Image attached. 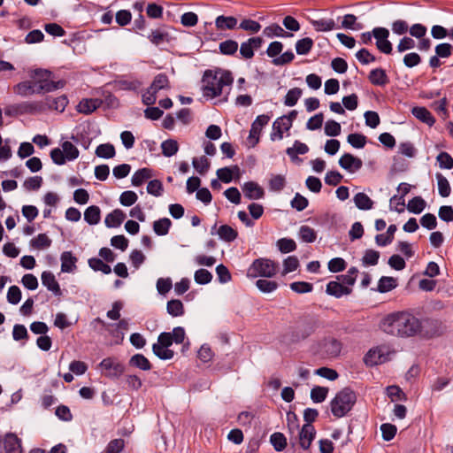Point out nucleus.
Wrapping results in <instances>:
<instances>
[{
    "label": "nucleus",
    "instance_id": "1",
    "mask_svg": "<svg viewBox=\"0 0 453 453\" xmlns=\"http://www.w3.org/2000/svg\"><path fill=\"white\" fill-rule=\"evenodd\" d=\"M52 73L46 69H35L30 74L31 80L21 81L13 87L15 94L28 96L34 94H44L64 88L65 81H54Z\"/></svg>",
    "mask_w": 453,
    "mask_h": 453
},
{
    "label": "nucleus",
    "instance_id": "2",
    "mask_svg": "<svg viewBox=\"0 0 453 453\" xmlns=\"http://www.w3.org/2000/svg\"><path fill=\"white\" fill-rule=\"evenodd\" d=\"M421 327V320L408 311L391 313L381 323L385 333L399 337L418 335Z\"/></svg>",
    "mask_w": 453,
    "mask_h": 453
},
{
    "label": "nucleus",
    "instance_id": "3",
    "mask_svg": "<svg viewBox=\"0 0 453 453\" xmlns=\"http://www.w3.org/2000/svg\"><path fill=\"white\" fill-rule=\"evenodd\" d=\"M357 402V395L350 388H344L339 391L330 402L332 414L337 418L346 416Z\"/></svg>",
    "mask_w": 453,
    "mask_h": 453
},
{
    "label": "nucleus",
    "instance_id": "4",
    "mask_svg": "<svg viewBox=\"0 0 453 453\" xmlns=\"http://www.w3.org/2000/svg\"><path fill=\"white\" fill-rule=\"evenodd\" d=\"M279 270V264L269 258L255 259L248 269L247 275L250 278H257L258 276L265 278H272L276 275Z\"/></svg>",
    "mask_w": 453,
    "mask_h": 453
},
{
    "label": "nucleus",
    "instance_id": "5",
    "mask_svg": "<svg viewBox=\"0 0 453 453\" xmlns=\"http://www.w3.org/2000/svg\"><path fill=\"white\" fill-rule=\"evenodd\" d=\"M319 327V320L313 316H304L291 331V341L297 342L308 338Z\"/></svg>",
    "mask_w": 453,
    "mask_h": 453
},
{
    "label": "nucleus",
    "instance_id": "6",
    "mask_svg": "<svg viewBox=\"0 0 453 453\" xmlns=\"http://www.w3.org/2000/svg\"><path fill=\"white\" fill-rule=\"evenodd\" d=\"M41 112H43V105L38 101L9 104L4 108V114L12 118Z\"/></svg>",
    "mask_w": 453,
    "mask_h": 453
},
{
    "label": "nucleus",
    "instance_id": "7",
    "mask_svg": "<svg viewBox=\"0 0 453 453\" xmlns=\"http://www.w3.org/2000/svg\"><path fill=\"white\" fill-rule=\"evenodd\" d=\"M173 340L172 334L164 332L158 335L157 342L152 345L153 353L162 360L172 359L174 356V352L168 348L172 346Z\"/></svg>",
    "mask_w": 453,
    "mask_h": 453
},
{
    "label": "nucleus",
    "instance_id": "8",
    "mask_svg": "<svg viewBox=\"0 0 453 453\" xmlns=\"http://www.w3.org/2000/svg\"><path fill=\"white\" fill-rule=\"evenodd\" d=\"M297 117V111L292 110L288 115L278 118L273 124V132L271 133V140H281L283 138V131L280 130V125L284 126V130L288 131L292 127V122Z\"/></svg>",
    "mask_w": 453,
    "mask_h": 453
},
{
    "label": "nucleus",
    "instance_id": "9",
    "mask_svg": "<svg viewBox=\"0 0 453 453\" xmlns=\"http://www.w3.org/2000/svg\"><path fill=\"white\" fill-rule=\"evenodd\" d=\"M421 326L418 335L426 339L438 337L444 333V326L439 319H426L421 320Z\"/></svg>",
    "mask_w": 453,
    "mask_h": 453
},
{
    "label": "nucleus",
    "instance_id": "10",
    "mask_svg": "<svg viewBox=\"0 0 453 453\" xmlns=\"http://www.w3.org/2000/svg\"><path fill=\"white\" fill-rule=\"evenodd\" d=\"M203 82L204 83L203 90L205 96L211 98L220 96L219 77L216 73H213L211 70L204 72Z\"/></svg>",
    "mask_w": 453,
    "mask_h": 453
},
{
    "label": "nucleus",
    "instance_id": "11",
    "mask_svg": "<svg viewBox=\"0 0 453 453\" xmlns=\"http://www.w3.org/2000/svg\"><path fill=\"white\" fill-rule=\"evenodd\" d=\"M373 37L376 40V47L379 51L384 54H391L393 46L388 41L389 31L385 27H375L372 29Z\"/></svg>",
    "mask_w": 453,
    "mask_h": 453
},
{
    "label": "nucleus",
    "instance_id": "12",
    "mask_svg": "<svg viewBox=\"0 0 453 453\" xmlns=\"http://www.w3.org/2000/svg\"><path fill=\"white\" fill-rule=\"evenodd\" d=\"M99 365L106 372L105 376L111 380L119 379L125 372L124 365L113 357L104 358Z\"/></svg>",
    "mask_w": 453,
    "mask_h": 453
},
{
    "label": "nucleus",
    "instance_id": "13",
    "mask_svg": "<svg viewBox=\"0 0 453 453\" xmlns=\"http://www.w3.org/2000/svg\"><path fill=\"white\" fill-rule=\"evenodd\" d=\"M270 117L265 114L259 115L251 124L248 140L251 147H255L259 142V135L262 128L268 124Z\"/></svg>",
    "mask_w": 453,
    "mask_h": 453
},
{
    "label": "nucleus",
    "instance_id": "14",
    "mask_svg": "<svg viewBox=\"0 0 453 453\" xmlns=\"http://www.w3.org/2000/svg\"><path fill=\"white\" fill-rule=\"evenodd\" d=\"M320 352L326 357L339 356L342 349V343L334 338H325L319 344Z\"/></svg>",
    "mask_w": 453,
    "mask_h": 453
},
{
    "label": "nucleus",
    "instance_id": "15",
    "mask_svg": "<svg viewBox=\"0 0 453 453\" xmlns=\"http://www.w3.org/2000/svg\"><path fill=\"white\" fill-rule=\"evenodd\" d=\"M43 105V111L46 110H54L63 112L68 104V98L62 95L58 97L46 96L44 101H39Z\"/></svg>",
    "mask_w": 453,
    "mask_h": 453
},
{
    "label": "nucleus",
    "instance_id": "16",
    "mask_svg": "<svg viewBox=\"0 0 453 453\" xmlns=\"http://www.w3.org/2000/svg\"><path fill=\"white\" fill-rule=\"evenodd\" d=\"M339 165L349 173H355L362 168L363 161L350 153H345L340 157Z\"/></svg>",
    "mask_w": 453,
    "mask_h": 453
},
{
    "label": "nucleus",
    "instance_id": "17",
    "mask_svg": "<svg viewBox=\"0 0 453 453\" xmlns=\"http://www.w3.org/2000/svg\"><path fill=\"white\" fill-rule=\"evenodd\" d=\"M244 196L250 200H257L265 196V190L255 181H247L242 186Z\"/></svg>",
    "mask_w": 453,
    "mask_h": 453
},
{
    "label": "nucleus",
    "instance_id": "18",
    "mask_svg": "<svg viewBox=\"0 0 453 453\" xmlns=\"http://www.w3.org/2000/svg\"><path fill=\"white\" fill-rule=\"evenodd\" d=\"M326 292L327 295L340 298L342 296H348L352 293V288L342 285L336 280H331L326 284Z\"/></svg>",
    "mask_w": 453,
    "mask_h": 453
},
{
    "label": "nucleus",
    "instance_id": "19",
    "mask_svg": "<svg viewBox=\"0 0 453 453\" xmlns=\"http://www.w3.org/2000/svg\"><path fill=\"white\" fill-rule=\"evenodd\" d=\"M41 279L42 285L45 286L49 291H51L56 296H62L60 286L51 272H42Z\"/></svg>",
    "mask_w": 453,
    "mask_h": 453
},
{
    "label": "nucleus",
    "instance_id": "20",
    "mask_svg": "<svg viewBox=\"0 0 453 453\" xmlns=\"http://www.w3.org/2000/svg\"><path fill=\"white\" fill-rule=\"evenodd\" d=\"M5 453H24L21 440L13 433H7L4 437Z\"/></svg>",
    "mask_w": 453,
    "mask_h": 453
},
{
    "label": "nucleus",
    "instance_id": "21",
    "mask_svg": "<svg viewBox=\"0 0 453 453\" xmlns=\"http://www.w3.org/2000/svg\"><path fill=\"white\" fill-rule=\"evenodd\" d=\"M316 435L315 428L312 425L304 424L299 433L300 446L303 449H308Z\"/></svg>",
    "mask_w": 453,
    "mask_h": 453
},
{
    "label": "nucleus",
    "instance_id": "22",
    "mask_svg": "<svg viewBox=\"0 0 453 453\" xmlns=\"http://www.w3.org/2000/svg\"><path fill=\"white\" fill-rule=\"evenodd\" d=\"M101 104L102 100L98 98H85L78 104L76 109L80 113L88 115L99 108Z\"/></svg>",
    "mask_w": 453,
    "mask_h": 453
},
{
    "label": "nucleus",
    "instance_id": "23",
    "mask_svg": "<svg viewBox=\"0 0 453 453\" xmlns=\"http://www.w3.org/2000/svg\"><path fill=\"white\" fill-rule=\"evenodd\" d=\"M369 81L374 86L384 87L389 82L388 76L383 68L372 69L368 75Z\"/></svg>",
    "mask_w": 453,
    "mask_h": 453
},
{
    "label": "nucleus",
    "instance_id": "24",
    "mask_svg": "<svg viewBox=\"0 0 453 453\" xmlns=\"http://www.w3.org/2000/svg\"><path fill=\"white\" fill-rule=\"evenodd\" d=\"M125 219V212L120 209H115L105 217L104 223L109 228L117 227L122 224Z\"/></svg>",
    "mask_w": 453,
    "mask_h": 453
},
{
    "label": "nucleus",
    "instance_id": "25",
    "mask_svg": "<svg viewBox=\"0 0 453 453\" xmlns=\"http://www.w3.org/2000/svg\"><path fill=\"white\" fill-rule=\"evenodd\" d=\"M61 271L63 273H73L76 268L77 257L71 251H64L60 257Z\"/></svg>",
    "mask_w": 453,
    "mask_h": 453
},
{
    "label": "nucleus",
    "instance_id": "26",
    "mask_svg": "<svg viewBox=\"0 0 453 453\" xmlns=\"http://www.w3.org/2000/svg\"><path fill=\"white\" fill-rule=\"evenodd\" d=\"M149 88H150L151 91L154 93H157L159 90H162V89H165V90L170 89L171 86H170V81H169L168 76L163 73L157 74L154 77V79Z\"/></svg>",
    "mask_w": 453,
    "mask_h": 453
},
{
    "label": "nucleus",
    "instance_id": "27",
    "mask_svg": "<svg viewBox=\"0 0 453 453\" xmlns=\"http://www.w3.org/2000/svg\"><path fill=\"white\" fill-rule=\"evenodd\" d=\"M411 112L418 119L427 124L429 127H432L435 123L434 117L426 107H413Z\"/></svg>",
    "mask_w": 453,
    "mask_h": 453
},
{
    "label": "nucleus",
    "instance_id": "28",
    "mask_svg": "<svg viewBox=\"0 0 453 453\" xmlns=\"http://www.w3.org/2000/svg\"><path fill=\"white\" fill-rule=\"evenodd\" d=\"M128 364L130 366L139 368L142 371H150L152 368V365L149 359L142 354L132 356Z\"/></svg>",
    "mask_w": 453,
    "mask_h": 453
},
{
    "label": "nucleus",
    "instance_id": "29",
    "mask_svg": "<svg viewBox=\"0 0 453 453\" xmlns=\"http://www.w3.org/2000/svg\"><path fill=\"white\" fill-rule=\"evenodd\" d=\"M397 227L395 225H390L388 227L387 234H380L375 236V242L379 246H387L390 244L394 240L395 233L396 232Z\"/></svg>",
    "mask_w": 453,
    "mask_h": 453
},
{
    "label": "nucleus",
    "instance_id": "30",
    "mask_svg": "<svg viewBox=\"0 0 453 453\" xmlns=\"http://www.w3.org/2000/svg\"><path fill=\"white\" fill-rule=\"evenodd\" d=\"M153 176L152 170L150 168H142L137 170L132 176V184L135 187L142 185V183Z\"/></svg>",
    "mask_w": 453,
    "mask_h": 453
},
{
    "label": "nucleus",
    "instance_id": "31",
    "mask_svg": "<svg viewBox=\"0 0 453 453\" xmlns=\"http://www.w3.org/2000/svg\"><path fill=\"white\" fill-rule=\"evenodd\" d=\"M215 25L219 30L234 29L237 25V19L233 16L220 15L217 17Z\"/></svg>",
    "mask_w": 453,
    "mask_h": 453
},
{
    "label": "nucleus",
    "instance_id": "32",
    "mask_svg": "<svg viewBox=\"0 0 453 453\" xmlns=\"http://www.w3.org/2000/svg\"><path fill=\"white\" fill-rule=\"evenodd\" d=\"M219 238L226 242L234 241L238 236V232L228 225H222L218 229Z\"/></svg>",
    "mask_w": 453,
    "mask_h": 453
},
{
    "label": "nucleus",
    "instance_id": "33",
    "mask_svg": "<svg viewBox=\"0 0 453 453\" xmlns=\"http://www.w3.org/2000/svg\"><path fill=\"white\" fill-rule=\"evenodd\" d=\"M311 23L318 32H327L336 27V24L333 19H311Z\"/></svg>",
    "mask_w": 453,
    "mask_h": 453
},
{
    "label": "nucleus",
    "instance_id": "34",
    "mask_svg": "<svg viewBox=\"0 0 453 453\" xmlns=\"http://www.w3.org/2000/svg\"><path fill=\"white\" fill-rule=\"evenodd\" d=\"M354 203L359 210H370L373 206V201L363 192H359L354 196Z\"/></svg>",
    "mask_w": 453,
    "mask_h": 453
},
{
    "label": "nucleus",
    "instance_id": "35",
    "mask_svg": "<svg viewBox=\"0 0 453 453\" xmlns=\"http://www.w3.org/2000/svg\"><path fill=\"white\" fill-rule=\"evenodd\" d=\"M101 211L96 205L88 206L84 212V219L89 225H96L100 221Z\"/></svg>",
    "mask_w": 453,
    "mask_h": 453
},
{
    "label": "nucleus",
    "instance_id": "36",
    "mask_svg": "<svg viewBox=\"0 0 453 453\" xmlns=\"http://www.w3.org/2000/svg\"><path fill=\"white\" fill-rule=\"evenodd\" d=\"M397 286L396 279L393 277L382 276L378 283L377 291L380 293H387Z\"/></svg>",
    "mask_w": 453,
    "mask_h": 453
},
{
    "label": "nucleus",
    "instance_id": "37",
    "mask_svg": "<svg viewBox=\"0 0 453 453\" xmlns=\"http://www.w3.org/2000/svg\"><path fill=\"white\" fill-rule=\"evenodd\" d=\"M172 226V221L168 218H163L154 221L153 230L157 235H165L168 234Z\"/></svg>",
    "mask_w": 453,
    "mask_h": 453
},
{
    "label": "nucleus",
    "instance_id": "38",
    "mask_svg": "<svg viewBox=\"0 0 453 453\" xmlns=\"http://www.w3.org/2000/svg\"><path fill=\"white\" fill-rule=\"evenodd\" d=\"M88 265L91 269L96 272H102L104 274L111 273V268L109 265L104 263L102 259L97 257H91L88 261Z\"/></svg>",
    "mask_w": 453,
    "mask_h": 453
},
{
    "label": "nucleus",
    "instance_id": "39",
    "mask_svg": "<svg viewBox=\"0 0 453 453\" xmlns=\"http://www.w3.org/2000/svg\"><path fill=\"white\" fill-rule=\"evenodd\" d=\"M162 154L165 157H172L178 152L179 144L176 140L168 139L162 142L161 144Z\"/></svg>",
    "mask_w": 453,
    "mask_h": 453
},
{
    "label": "nucleus",
    "instance_id": "40",
    "mask_svg": "<svg viewBox=\"0 0 453 453\" xmlns=\"http://www.w3.org/2000/svg\"><path fill=\"white\" fill-rule=\"evenodd\" d=\"M167 312L173 317H179L184 313V306L180 300L173 299L168 301L166 305Z\"/></svg>",
    "mask_w": 453,
    "mask_h": 453
},
{
    "label": "nucleus",
    "instance_id": "41",
    "mask_svg": "<svg viewBox=\"0 0 453 453\" xmlns=\"http://www.w3.org/2000/svg\"><path fill=\"white\" fill-rule=\"evenodd\" d=\"M313 40L310 37L300 39L296 43V50L298 55L308 54L313 47Z\"/></svg>",
    "mask_w": 453,
    "mask_h": 453
},
{
    "label": "nucleus",
    "instance_id": "42",
    "mask_svg": "<svg viewBox=\"0 0 453 453\" xmlns=\"http://www.w3.org/2000/svg\"><path fill=\"white\" fill-rule=\"evenodd\" d=\"M115 154V148L111 143L100 144L96 149V155L102 158H111Z\"/></svg>",
    "mask_w": 453,
    "mask_h": 453
},
{
    "label": "nucleus",
    "instance_id": "43",
    "mask_svg": "<svg viewBox=\"0 0 453 453\" xmlns=\"http://www.w3.org/2000/svg\"><path fill=\"white\" fill-rule=\"evenodd\" d=\"M426 203L421 196H415L409 201L407 209L410 212L419 214L425 209Z\"/></svg>",
    "mask_w": 453,
    "mask_h": 453
},
{
    "label": "nucleus",
    "instance_id": "44",
    "mask_svg": "<svg viewBox=\"0 0 453 453\" xmlns=\"http://www.w3.org/2000/svg\"><path fill=\"white\" fill-rule=\"evenodd\" d=\"M303 91L300 88H294L288 91L284 98V104L286 106H294L301 97Z\"/></svg>",
    "mask_w": 453,
    "mask_h": 453
},
{
    "label": "nucleus",
    "instance_id": "45",
    "mask_svg": "<svg viewBox=\"0 0 453 453\" xmlns=\"http://www.w3.org/2000/svg\"><path fill=\"white\" fill-rule=\"evenodd\" d=\"M309 151V148L305 143H303L299 141H296L294 143V147L288 148L286 150V153L292 158H298L297 154L303 155Z\"/></svg>",
    "mask_w": 453,
    "mask_h": 453
},
{
    "label": "nucleus",
    "instance_id": "46",
    "mask_svg": "<svg viewBox=\"0 0 453 453\" xmlns=\"http://www.w3.org/2000/svg\"><path fill=\"white\" fill-rule=\"evenodd\" d=\"M347 142L356 149H362L365 146L367 138L363 134L354 133L348 135Z\"/></svg>",
    "mask_w": 453,
    "mask_h": 453
},
{
    "label": "nucleus",
    "instance_id": "47",
    "mask_svg": "<svg viewBox=\"0 0 453 453\" xmlns=\"http://www.w3.org/2000/svg\"><path fill=\"white\" fill-rule=\"evenodd\" d=\"M30 244L35 249L44 250L51 245V240L46 234H39L37 237L31 240Z\"/></svg>",
    "mask_w": 453,
    "mask_h": 453
},
{
    "label": "nucleus",
    "instance_id": "48",
    "mask_svg": "<svg viewBox=\"0 0 453 453\" xmlns=\"http://www.w3.org/2000/svg\"><path fill=\"white\" fill-rule=\"evenodd\" d=\"M270 442L276 451H282L287 446V439L281 433L276 432L270 437Z\"/></svg>",
    "mask_w": 453,
    "mask_h": 453
},
{
    "label": "nucleus",
    "instance_id": "49",
    "mask_svg": "<svg viewBox=\"0 0 453 453\" xmlns=\"http://www.w3.org/2000/svg\"><path fill=\"white\" fill-rule=\"evenodd\" d=\"M192 164L194 168L201 175H204L208 172L211 165L209 159L205 156H203L200 158L194 157Z\"/></svg>",
    "mask_w": 453,
    "mask_h": 453
},
{
    "label": "nucleus",
    "instance_id": "50",
    "mask_svg": "<svg viewBox=\"0 0 453 453\" xmlns=\"http://www.w3.org/2000/svg\"><path fill=\"white\" fill-rule=\"evenodd\" d=\"M61 146L67 160L72 161L79 157V150L71 142L65 141Z\"/></svg>",
    "mask_w": 453,
    "mask_h": 453
},
{
    "label": "nucleus",
    "instance_id": "51",
    "mask_svg": "<svg viewBox=\"0 0 453 453\" xmlns=\"http://www.w3.org/2000/svg\"><path fill=\"white\" fill-rule=\"evenodd\" d=\"M328 394V388L320 386H315L311 390V398L314 403H322L326 400Z\"/></svg>",
    "mask_w": 453,
    "mask_h": 453
},
{
    "label": "nucleus",
    "instance_id": "52",
    "mask_svg": "<svg viewBox=\"0 0 453 453\" xmlns=\"http://www.w3.org/2000/svg\"><path fill=\"white\" fill-rule=\"evenodd\" d=\"M219 49L223 55H234L238 50V43L234 40H226L219 43Z\"/></svg>",
    "mask_w": 453,
    "mask_h": 453
},
{
    "label": "nucleus",
    "instance_id": "53",
    "mask_svg": "<svg viewBox=\"0 0 453 453\" xmlns=\"http://www.w3.org/2000/svg\"><path fill=\"white\" fill-rule=\"evenodd\" d=\"M436 178L440 196L442 197H448L451 191L448 180L441 173H437Z\"/></svg>",
    "mask_w": 453,
    "mask_h": 453
},
{
    "label": "nucleus",
    "instance_id": "54",
    "mask_svg": "<svg viewBox=\"0 0 453 453\" xmlns=\"http://www.w3.org/2000/svg\"><path fill=\"white\" fill-rule=\"evenodd\" d=\"M277 246L281 253H289L296 250V242L289 238H281L278 240Z\"/></svg>",
    "mask_w": 453,
    "mask_h": 453
},
{
    "label": "nucleus",
    "instance_id": "55",
    "mask_svg": "<svg viewBox=\"0 0 453 453\" xmlns=\"http://www.w3.org/2000/svg\"><path fill=\"white\" fill-rule=\"evenodd\" d=\"M256 286L263 293H271L277 289L278 283L273 280L260 279L256 281Z\"/></svg>",
    "mask_w": 453,
    "mask_h": 453
},
{
    "label": "nucleus",
    "instance_id": "56",
    "mask_svg": "<svg viewBox=\"0 0 453 453\" xmlns=\"http://www.w3.org/2000/svg\"><path fill=\"white\" fill-rule=\"evenodd\" d=\"M301 239L305 242H313L317 238L316 231L309 226H302L299 230Z\"/></svg>",
    "mask_w": 453,
    "mask_h": 453
},
{
    "label": "nucleus",
    "instance_id": "57",
    "mask_svg": "<svg viewBox=\"0 0 453 453\" xmlns=\"http://www.w3.org/2000/svg\"><path fill=\"white\" fill-rule=\"evenodd\" d=\"M388 396L391 399V401H402L406 399V395L404 392L398 386H388L386 388Z\"/></svg>",
    "mask_w": 453,
    "mask_h": 453
},
{
    "label": "nucleus",
    "instance_id": "58",
    "mask_svg": "<svg viewBox=\"0 0 453 453\" xmlns=\"http://www.w3.org/2000/svg\"><path fill=\"white\" fill-rule=\"evenodd\" d=\"M299 266V260L296 256H289L283 261L282 275L296 271Z\"/></svg>",
    "mask_w": 453,
    "mask_h": 453
},
{
    "label": "nucleus",
    "instance_id": "59",
    "mask_svg": "<svg viewBox=\"0 0 453 453\" xmlns=\"http://www.w3.org/2000/svg\"><path fill=\"white\" fill-rule=\"evenodd\" d=\"M291 290L297 294L310 293L313 289V285L306 281H295L289 285Z\"/></svg>",
    "mask_w": 453,
    "mask_h": 453
},
{
    "label": "nucleus",
    "instance_id": "60",
    "mask_svg": "<svg viewBox=\"0 0 453 453\" xmlns=\"http://www.w3.org/2000/svg\"><path fill=\"white\" fill-rule=\"evenodd\" d=\"M286 185V179L283 175H273L269 181V188L272 191L280 192Z\"/></svg>",
    "mask_w": 453,
    "mask_h": 453
},
{
    "label": "nucleus",
    "instance_id": "61",
    "mask_svg": "<svg viewBox=\"0 0 453 453\" xmlns=\"http://www.w3.org/2000/svg\"><path fill=\"white\" fill-rule=\"evenodd\" d=\"M194 279L197 284L205 285L211 281L212 274L206 269H199L196 271Z\"/></svg>",
    "mask_w": 453,
    "mask_h": 453
},
{
    "label": "nucleus",
    "instance_id": "62",
    "mask_svg": "<svg viewBox=\"0 0 453 453\" xmlns=\"http://www.w3.org/2000/svg\"><path fill=\"white\" fill-rule=\"evenodd\" d=\"M380 258V252L374 250H366L362 258L365 265H376Z\"/></svg>",
    "mask_w": 453,
    "mask_h": 453
},
{
    "label": "nucleus",
    "instance_id": "63",
    "mask_svg": "<svg viewBox=\"0 0 453 453\" xmlns=\"http://www.w3.org/2000/svg\"><path fill=\"white\" fill-rule=\"evenodd\" d=\"M380 431L383 440L389 441L395 436L397 428L395 425L384 423L380 426Z\"/></svg>",
    "mask_w": 453,
    "mask_h": 453
},
{
    "label": "nucleus",
    "instance_id": "64",
    "mask_svg": "<svg viewBox=\"0 0 453 453\" xmlns=\"http://www.w3.org/2000/svg\"><path fill=\"white\" fill-rule=\"evenodd\" d=\"M436 159L441 168L449 170L453 168V157L448 152L439 153Z\"/></svg>",
    "mask_w": 453,
    "mask_h": 453
}]
</instances>
